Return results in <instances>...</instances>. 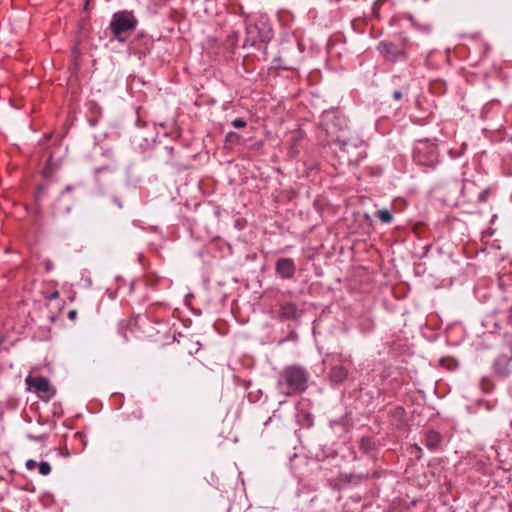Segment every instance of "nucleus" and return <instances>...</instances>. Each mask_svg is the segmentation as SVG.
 <instances>
[{
	"label": "nucleus",
	"mask_w": 512,
	"mask_h": 512,
	"mask_svg": "<svg viewBox=\"0 0 512 512\" xmlns=\"http://www.w3.org/2000/svg\"><path fill=\"white\" fill-rule=\"evenodd\" d=\"M325 131L330 138V143L338 146L341 152H345L349 162L357 164L366 156L363 151L359 152L357 157L351 155L352 150L363 146V141L358 133L350 130L345 117L332 115L331 119L325 123Z\"/></svg>",
	"instance_id": "nucleus-1"
},
{
	"label": "nucleus",
	"mask_w": 512,
	"mask_h": 512,
	"mask_svg": "<svg viewBox=\"0 0 512 512\" xmlns=\"http://www.w3.org/2000/svg\"><path fill=\"white\" fill-rule=\"evenodd\" d=\"M309 373L302 367L292 365L285 367L278 376L277 389L285 396L303 392L307 388Z\"/></svg>",
	"instance_id": "nucleus-2"
},
{
	"label": "nucleus",
	"mask_w": 512,
	"mask_h": 512,
	"mask_svg": "<svg viewBox=\"0 0 512 512\" xmlns=\"http://www.w3.org/2000/svg\"><path fill=\"white\" fill-rule=\"evenodd\" d=\"M137 26V19L132 12L119 11L113 14L110 29L113 36L119 41L126 40V33L132 32Z\"/></svg>",
	"instance_id": "nucleus-3"
},
{
	"label": "nucleus",
	"mask_w": 512,
	"mask_h": 512,
	"mask_svg": "<svg viewBox=\"0 0 512 512\" xmlns=\"http://www.w3.org/2000/svg\"><path fill=\"white\" fill-rule=\"evenodd\" d=\"M385 60L390 62L405 61L408 54L404 49H399L395 44L387 41H381L377 47Z\"/></svg>",
	"instance_id": "nucleus-4"
},
{
	"label": "nucleus",
	"mask_w": 512,
	"mask_h": 512,
	"mask_svg": "<svg viewBox=\"0 0 512 512\" xmlns=\"http://www.w3.org/2000/svg\"><path fill=\"white\" fill-rule=\"evenodd\" d=\"M276 273L282 279H291L296 271V266L291 258H280L275 265Z\"/></svg>",
	"instance_id": "nucleus-5"
},
{
	"label": "nucleus",
	"mask_w": 512,
	"mask_h": 512,
	"mask_svg": "<svg viewBox=\"0 0 512 512\" xmlns=\"http://www.w3.org/2000/svg\"><path fill=\"white\" fill-rule=\"evenodd\" d=\"M25 382L30 390L33 389V391L38 394H48L51 390L48 379L41 376H27Z\"/></svg>",
	"instance_id": "nucleus-6"
},
{
	"label": "nucleus",
	"mask_w": 512,
	"mask_h": 512,
	"mask_svg": "<svg viewBox=\"0 0 512 512\" xmlns=\"http://www.w3.org/2000/svg\"><path fill=\"white\" fill-rule=\"evenodd\" d=\"M301 315L298 306L293 302H285L280 305L279 317L283 320H295Z\"/></svg>",
	"instance_id": "nucleus-7"
},
{
	"label": "nucleus",
	"mask_w": 512,
	"mask_h": 512,
	"mask_svg": "<svg viewBox=\"0 0 512 512\" xmlns=\"http://www.w3.org/2000/svg\"><path fill=\"white\" fill-rule=\"evenodd\" d=\"M442 441L441 435L436 431H429L425 435L424 444L425 446L434 451L436 450Z\"/></svg>",
	"instance_id": "nucleus-8"
},
{
	"label": "nucleus",
	"mask_w": 512,
	"mask_h": 512,
	"mask_svg": "<svg viewBox=\"0 0 512 512\" xmlns=\"http://www.w3.org/2000/svg\"><path fill=\"white\" fill-rule=\"evenodd\" d=\"M348 376V371L341 365H335L331 368L329 377L334 383L343 382Z\"/></svg>",
	"instance_id": "nucleus-9"
},
{
	"label": "nucleus",
	"mask_w": 512,
	"mask_h": 512,
	"mask_svg": "<svg viewBox=\"0 0 512 512\" xmlns=\"http://www.w3.org/2000/svg\"><path fill=\"white\" fill-rule=\"evenodd\" d=\"M376 216L383 223H390L393 219L391 212L387 209L378 210Z\"/></svg>",
	"instance_id": "nucleus-10"
},
{
	"label": "nucleus",
	"mask_w": 512,
	"mask_h": 512,
	"mask_svg": "<svg viewBox=\"0 0 512 512\" xmlns=\"http://www.w3.org/2000/svg\"><path fill=\"white\" fill-rule=\"evenodd\" d=\"M38 470L39 474L47 476L51 473V466L48 462L43 461L38 464Z\"/></svg>",
	"instance_id": "nucleus-11"
},
{
	"label": "nucleus",
	"mask_w": 512,
	"mask_h": 512,
	"mask_svg": "<svg viewBox=\"0 0 512 512\" xmlns=\"http://www.w3.org/2000/svg\"><path fill=\"white\" fill-rule=\"evenodd\" d=\"M232 125L235 127V128H243L246 126V122L241 119V118H236L232 121Z\"/></svg>",
	"instance_id": "nucleus-12"
},
{
	"label": "nucleus",
	"mask_w": 512,
	"mask_h": 512,
	"mask_svg": "<svg viewBox=\"0 0 512 512\" xmlns=\"http://www.w3.org/2000/svg\"><path fill=\"white\" fill-rule=\"evenodd\" d=\"M500 362H501V360H497V361L495 362V365H494V366H495V370H496L500 375H502V376H506V375L508 374V371H507V369H506V368L500 369Z\"/></svg>",
	"instance_id": "nucleus-13"
},
{
	"label": "nucleus",
	"mask_w": 512,
	"mask_h": 512,
	"mask_svg": "<svg viewBox=\"0 0 512 512\" xmlns=\"http://www.w3.org/2000/svg\"><path fill=\"white\" fill-rule=\"evenodd\" d=\"M25 467H26L27 470H33L36 467H38V463L35 460H33V459H29V460L26 461Z\"/></svg>",
	"instance_id": "nucleus-14"
},
{
	"label": "nucleus",
	"mask_w": 512,
	"mask_h": 512,
	"mask_svg": "<svg viewBox=\"0 0 512 512\" xmlns=\"http://www.w3.org/2000/svg\"><path fill=\"white\" fill-rule=\"evenodd\" d=\"M416 28L423 32H426V33L430 32L432 30V26L429 24H424V25L418 24V26Z\"/></svg>",
	"instance_id": "nucleus-15"
},
{
	"label": "nucleus",
	"mask_w": 512,
	"mask_h": 512,
	"mask_svg": "<svg viewBox=\"0 0 512 512\" xmlns=\"http://www.w3.org/2000/svg\"><path fill=\"white\" fill-rule=\"evenodd\" d=\"M392 97L398 101L402 98V92L400 90H396L393 92Z\"/></svg>",
	"instance_id": "nucleus-16"
},
{
	"label": "nucleus",
	"mask_w": 512,
	"mask_h": 512,
	"mask_svg": "<svg viewBox=\"0 0 512 512\" xmlns=\"http://www.w3.org/2000/svg\"><path fill=\"white\" fill-rule=\"evenodd\" d=\"M407 19L411 22L413 27H417L418 23L416 22L415 18L412 15H408Z\"/></svg>",
	"instance_id": "nucleus-17"
},
{
	"label": "nucleus",
	"mask_w": 512,
	"mask_h": 512,
	"mask_svg": "<svg viewBox=\"0 0 512 512\" xmlns=\"http://www.w3.org/2000/svg\"><path fill=\"white\" fill-rule=\"evenodd\" d=\"M59 297V292L58 291H53L49 296H48V299L49 300H53V299H57Z\"/></svg>",
	"instance_id": "nucleus-18"
},
{
	"label": "nucleus",
	"mask_w": 512,
	"mask_h": 512,
	"mask_svg": "<svg viewBox=\"0 0 512 512\" xmlns=\"http://www.w3.org/2000/svg\"><path fill=\"white\" fill-rule=\"evenodd\" d=\"M45 267H46V270L47 271H50L52 268H53V263L51 260H46L45 261Z\"/></svg>",
	"instance_id": "nucleus-19"
},
{
	"label": "nucleus",
	"mask_w": 512,
	"mask_h": 512,
	"mask_svg": "<svg viewBox=\"0 0 512 512\" xmlns=\"http://www.w3.org/2000/svg\"><path fill=\"white\" fill-rule=\"evenodd\" d=\"M76 315H77V312L75 310H72L68 313V318L69 319H75L76 318Z\"/></svg>",
	"instance_id": "nucleus-20"
},
{
	"label": "nucleus",
	"mask_w": 512,
	"mask_h": 512,
	"mask_svg": "<svg viewBox=\"0 0 512 512\" xmlns=\"http://www.w3.org/2000/svg\"><path fill=\"white\" fill-rule=\"evenodd\" d=\"M114 202L116 203V205L119 207V208H122V203L120 201H118L117 199L114 200Z\"/></svg>",
	"instance_id": "nucleus-21"
},
{
	"label": "nucleus",
	"mask_w": 512,
	"mask_h": 512,
	"mask_svg": "<svg viewBox=\"0 0 512 512\" xmlns=\"http://www.w3.org/2000/svg\"><path fill=\"white\" fill-rule=\"evenodd\" d=\"M71 190H72V187L71 186H67L64 191L65 192H70Z\"/></svg>",
	"instance_id": "nucleus-22"
},
{
	"label": "nucleus",
	"mask_w": 512,
	"mask_h": 512,
	"mask_svg": "<svg viewBox=\"0 0 512 512\" xmlns=\"http://www.w3.org/2000/svg\"><path fill=\"white\" fill-rule=\"evenodd\" d=\"M423 144H424V143H422V142H420V143H419V145H423ZM420 150H421L420 146H417V147H416V151H417V152H420Z\"/></svg>",
	"instance_id": "nucleus-23"
}]
</instances>
